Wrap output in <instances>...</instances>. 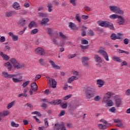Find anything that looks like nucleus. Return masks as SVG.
<instances>
[{"label": "nucleus", "instance_id": "f257e3e1", "mask_svg": "<svg viewBox=\"0 0 130 130\" xmlns=\"http://www.w3.org/2000/svg\"><path fill=\"white\" fill-rule=\"evenodd\" d=\"M84 94L86 99H91V98L95 97L96 89L92 87L88 86L85 89Z\"/></svg>", "mask_w": 130, "mask_h": 130}, {"label": "nucleus", "instance_id": "f03ea898", "mask_svg": "<svg viewBox=\"0 0 130 130\" xmlns=\"http://www.w3.org/2000/svg\"><path fill=\"white\" fill-rule=\"evenodd\" d=\"M12 78L14 83H19L23 81V77L20 72H17L16 74H11L10 79Z\"/></svg>", "mask_w": 130, "mask_h": 130}, {"label": "nucleus", "instance_id": "7ed1b4c3", "mask_svg": "<svg viewBox=\"0 0 130 130\" xmlns=\"http://www.w3.org/2000/svg\"><path fill=\"white\" fill-rule=\"evenodd\" d=\"M10 62H11L13 67H14L15 69H17V70H19L20 69H23V68H24V64H20V63L18 62L17 60L15 58L11 59Z\"/></svg>", "mask_w": 130, "mask_h": 130}, {"label": "nucleus", "instance_id": "20e7f679", "mask_svg": "<svg viewBox=\"0 0 130 130\" xmlns=\"http://www.w3.org/2000/svg\"><path fill=\"white\" fill-rule=\"evenodd\" d=\"M110 10L111 12H116V13L119 14V15H123V14H124V12L117 6H110Z\"/></svg>", "mask_w": 130, "mask_h": 130}, {"label": "nucleus", "instance_id": "39448f33", "mask_svg": "<svg viewBox=\"0 0 130 130\" xmlns=\"http://www.w3.org/2000/svg\"><path fill=\"white\" fill-rule=\"evenodd\" d=\"M110 22L109 21H104L102 20H99L97 22V23L99 26L101 27H105V28H108L109 27V24Z\"/></svg>", "mask_w": 130, "mask_h": 130}, {"label": "nucleus", "instance_id": "423d86ee", "mask_svg": "<svg viewBox=\"0 0 130 130\" xmlns=\"http://www.w3.org/2000/svg\"><path fill=\"white\" fill-rule=\"evenodd\" d=\"M31 90L30 89L29 91V94L30 95H33V91L36 92L37 90H38V86H37V84H36V82H33L31 84Z\"/></svg>", "mask_w": 130, "mask_h": 130}, {"label": "nucleus", "instance_id": "0eeeda50", "mask_svg": "<svg viewBox=\"0 0 130 130\" xmlns=\"http://www.w3.org/2000/svg\"><path fill=\"white\" fill-rule=\"evenodd\" d=\"M89 58L88 57L84 56L81 59V62L82 63L83 66L85 68H88L89 67Z\"/></svg>", "mask_w": 130, "mask_h": 130}, {"label": "nucleus", "instance_id": "6e6552de", "mask_svg": "<svg viewBox=\"0 0 130 130\" xmlns=\"http://www.w3.org/2000/svg\"><path fill=\"white\" fill-rule=\"evenodd\" d=\"M35 52L37 54H39V55H45V51H44V49L41 47L37 48L35 50Z\"/></svg>", "mask_w": 130, "mask_h": 130}, {"label": "nucleus", "instance_id": "1a4fd4ad", "mask_svg": "<svg viewBox=\"0 0 130 130\" xmlns=\"http://www.w3.org/2000/svg\"><path fill=\"white\" fill-rule=\"evenodd\" d=\"M98 53L102 54L107 61L109 60V57H108V54H107V52H106V51L101 49L99 50Z\"/></svg>", "mask_w": 130, "mask_h": 130}, {"label": "nucleus", "instance_id": "9d476101", "mask_svg": "<svg viewBox=\"0 0 130 130\" xmlns=\"http://www.w3.org/2000/svg\"><path fill=\"white\" fill-rule=\"evenodd\" d=\"M123 35L120 32H119L116 35L115 34H112L111 36V39L112 40H116V39H120L121 37L120 36H122Z\"/></svg>", "mask_w": 130, "mask_h": 130}, {"label": "nucleus", "instance_id": "9b49d317", "mask_svg": "<svg viewBox=\"0 0 130 130\" xmlns=\"http://www.w3.org/2000/svg\"><path fill=\"white\" fill-rule=\"evenodd\" d=\"M48 84H50V86H51L52 88H56V81H55V80L53 79L50 78L49 79V82Z\"/></svg>", "mask_w": 130, "mask_h": 130}, {"label": "nucleus", "instance_id": "f8f14e48", "mask_svg": "<svg viewBox=\"0 0 130 130\" xmlns=\"http://www.w3.org/2000/svg\"><path fill=\"white\" fill-rule=\"evenodd\" d=\"M18 25L20 27H24L26 25V20L23 18H21L18 22Z\"/></svg>", "mask_w": 130, "mask_h": 130}, {"label": "nucleus", "instance_id": "ddd939ff", "mask_svg": "<svg viewBox=\"0 0 130 130\" xmlns=\"http://www.w3.org/2000/svg\"><path fill=\"white\" fill-rule=\"evenodd\" d=\"M49 63H50L51 66L52 67L53 69H55V70H60V67L56 64H55V63L51 60H50L49 61Z\"/></svg>", "mask_w": 130, "mask_h": 130}, {"label": "nucleus", "instance_id": "4468645a", "mask_svg": "<svg viewBox=\"0 0 130 130\" xmlns=\"http://www.w3.org/2000/svg\"><path fill=\"white\" fill-rule=\"evenodd\" d=\"M118 19L117 23L119 25H123V24H124V18H123V17L119 15V16H118Z\"/></svg>", "mask_w": 130, "mask_h": 130}, {"label": "nucleus", "instance_id": "2eb2a0df", "mask_svg": "<svg viewBox=\"0 0 130 130\" xmlns=\"http://www.w3.org/2000/svg\"><path fill=\"white\" fill-rule=\"evenodd\" d=\"M17 14V12H16V11H9V12H7L6 13V17H12V16H13V15H16Z\"/></svg>", "mask_w": 130, "mask_h": 130}, {"label": "nucleus", "instance_id": "dca6fc26", "mask_svg": "<svg viewBox=\"0 0 130 130\" xmlns=\"http://www.w3.org/2000/svg\"><path fill=\"white\" fill-rule=\"evenodd\" d=\"M0 55H1L4 60H9V59H10V56H8L7 54H4L3 52H1Z\"/></svg>", "mask_w": 130, "mask_h": 130}, {"label": "nucleus", "instance_id": "f3484780", "mask_svg": "<svg viewBox=\"0 0 130 130\" xmlns=\"http://www.w3.org/2000/svg\"><path fill=\"white\" fill-rule=\"evenodd\" d=\"M96 83L99 88H101V87H103V85H104V82L101 79L98 80Z\"/></svg>", "mask_w": 130, "mask_h": 130}, {"label": "nucleus", "instance_id": "a211bd4d", "mask_svg": "<svg viewBox=\"0 0 130 130\" xmlns=\"http://www.w3.org/2000/svg\"><path fill=\"white\" fill-rule=\"evenodd\" d=\"M2 75L4 78H5V79H11V74L8 73V72H2Z\"/></svg>", "mask_w": 130, "mask_h": 130}, {"label": "nucleus", "instance_id": "6ab92c4d", "mask_svg": "<svg viewBox=\"0 0 130 130\" xmlns=\"http://www.w3.org/2000/svg\"><path fill=\"white\" fill-rule=\"evenodd\" d=\"M78 78L77 76H72L71 77H70L68 82V83H69L70 84H71V83H72V82H74V81H75V80H78Z\"/></svg>", "mask_w": 130, "mask_h": 130}, {"label": "nucleus", "instance_id": "aec40b11", "mask_svg": "<svg viewBox=\"0 0 130 130\" xmlns=\"http://www.w3.org/2000/svg\"><path fill=\"white\" fill-rule=\"evenodd\" d=\"M61 128V123H57L54 126V130H59Z\"/></svg>", "mask_w": 130, "mask_h": 130}, {"label": "nucleus", "instance_id": "412c9836", "mask_svg": "<svg viewBox=\"0 0 130 130\" xmlns=\"http://www.w3.org/2000/svg\"><path fill=\"white\" fill-rule=\"evenodd\" d=\"M4 66L5 67H6V68L8 69L9 71H11V70H12V65L11 64V63H10V62L5 63Z\"/></svg>", "mask_w": 130, "mask_h": 130}, {"label": "nucleus", "instance_id": "4be33fe9", "mask_svg": "<svg viewBox=\"0 0 130 130\" xmlns=\"http://www.w3.org/2000/svg\"><path fill=\"white\" fill-rule=\"evenodd\" d=\"M47 7L48 8V12H49L50 13H51V12H52V8H53V6H52V4H51V3H49L47 4Z\"/></svg>", "mask_w": 130, "mask_h": 130}, {"label": "nucleus", "instance_id": "5701e85b", "mask_svg": "<svg viewBox=\"0 0 130 130\" xmlns=\"http://www.w3.org/2000/svg\"><path fill=\"white\" fill-rule=\"evenodd\" d=\"M68 108H69V111H70V112H72V111H74V110H75V109L77 108V107L72 105H70L68 107Z\"/></svg>", "mask_w": 130, "mask_h": 130}, {"label": "nucleus", "instance_id": "b1692460", "mask_svg": "<svg viewBox=\"0 0 130 130\" xmlns=\"http://www.w3.org/2000/svg\"><path fill=\"white\" fill-rule=\"evenodd\" d=\"M94 58L98 62H102V59H101V57H100V56H99V55H94Z\"/></svg>", "mask_w": 130, "mask_h": 130}, {"label": "nucleus", "instance_id": "393cba45", "mask_svg": "<svg viewBox=\"0 0 130 130\" xmlns=\"http://www.w3.org/2000/svg\"><path fill=\"white\" fill-rule=\"evenodd\" d=\"M15 103H16V102L15 101L11 102L7 105V109H10V108H12L14 105H15Z\"/></svg>", "mask_w": 130, "mask_h": 130}, {"label": "nucleus", "instance_id": "a878e982", "mask_svg": "<svg viewBox=\"0 0 130 130\" xmlns=\"http://www.w3.org/2000/svg\"><path fill=\"white\" fill-rule=\"evenodd\" d=\"M69 27L71 29V30H75V28H76V24L72 22H69Z\"/></svg>", "mask_w": 130, "mask_h": 130}, {"label": "nucleus", "instance_id": "bb28decb", "mask_svg": "<svg viewBox=\"0 0 130 130\" xmlns=\"http://www.w3.org/2000/svg\"><path fill=\"white\" fill-rule=\"evenodd\" d=\"M49 22V18H43L42 20V22H41V25H44V24H46V23H48Z\"/></svg>", "mask_w": 130, "mask_h": 130}, {"label": "nucleus", "instance_id": "cd10ccee", "mask_svg": "<svg viewBox=\"0 0 130 130\" xmlns=\"http://www.w3.org/2000/svg\"><path fill=\"white\" fill-rule=\"evenodd\" d=\"M116 105H117V107H119L120 106V104H121V99H117L115 100Z\"/></svg>", "mask_w": 130, "mask_h": 130}, {"label": "nucleus", "instance_id": "c85d7f7f", "mask_svg": "<svg viewBox=\"0 0 130 130\" xmlns=\"http://www.w3.org/2000/svg\"><path fill=\"white\" fill-rule=\"evenodd\" d=\"M119 16V15L116 14H112L110 15L109 18L111 19V20H115V19H118Z\"/></svg>", "mask_w": 130, "mask_h": 130}, {"label": "nucleus", "instance_id": "c756f323", "mask_svg": "<svg viewBox=\"0 0 130 130\" xmlns=\"http://www.w3.org/2000/svg\"><path fill=\"white\" fill-rule=\"evenodd\" d=\"M113 60L118 62H122V60L120 59L119 57L113 56Z\"/></svg>", "mask_w": 130, "mask_h": 130}, {"label": "nucleus", "instance_id": "7c9ffc66", "mask_svg": "<svg viewBox=\"0 0 130 130\" xmlns=\"http://www.w3.org/2000/svg\"><path fill=\"white\" fill-rule=\"evenodd\" d=\"M13 8L15 9V10H18L20 8V5H19V3H17V2H15L13 5Z\"/></svg>", "mask_w": 130, "mask_h": 130}, {"label": "nucleus", "instance_id": "2f4dec72", "mask_svg": "<svg viewBox=\"0 0 130 130\" xmlns=\"http://www.w3.org/2000/svg\"><path fill=\"white\" fill-rule=\"evenodd\" d=\"M28 27L31 29L32 27H36V23L34 22V21H31L29 24H28Z\"/></svg>", "mask_w": 130, "mask_h": 130}, {"label": "nucleus", "instance_id": "473e14b6", "mask_svg": "<svg viewBox=\"0 0 130 130\" xmlns=\"http://www.w3.org/2000/svg\"><path fill=\"white\" fill-rule=\"evenodd\" d=\"M98 126L100 129H106L107 128L106 125H103L102 124H99Z\"/></svg>", "mask_w": 130, "mask_h": 130}, {"label": "nucleus", "instance_id": "72a5a7b5", "mask_svg": "<svg viewBox=\"0 0 130 130\" xmlns=\"http://www.w3.org/2000/svg\"><path fill=\"white\" fill-rule=\"evenodd\" d=\"M87 34L89 35V36H94V32L93 30H92V29H88Z\"/></svg>", "mask_w": 130, "mask_h": 130}, {"label": "nucleus", "instance_id": "f704fd0d", "mask_svg": "<svg viewBox=\"0 0 130 130\" xmlns=\"http://www.w3.org/2000/svg\"><path fill=\"white\" fill-rule=\"evenodd\" d=\"M116 126L118 127H120V128H123L124 127V125L122 123H119L116 124Z\"/></svg>", "mask_w": 130, "mask_h": 130}, {"label": "nucleus", "instance_id": "c9c22d12", "mask_svg": "<svg viewBox=\"0 0 130 130\" xmlns=\"http://www.w3.org/2000/svg\"><path fill=\"white\" fill-rule=\"evenodd\" d=\"M39 62H40V64L42 66H45V61L42 58H41L39 60Z\"/></svg>", "mask_w": 130, "mask_h": 130}, {"label": "nucleus", "instance_id": "e433bc0d", "mask_svg": "<svg viewBox=\"0 0 130 130\" xmlns=\"http://www.w3.org/2000/svg\"><path fill=\"white\" fill-rule=\"evenodd\" d=\"M60 105H61V107H62L63 109H66V108L68 107V104L67 103L65 104L63 103H61Z\"/></svg>", "mask_w": 130, "mask_h": 130}, {"label": "nucleus", "instance_id": "4c0bfd02", "mask_svg": "<svg viewBox=\"0 0 130 130\" xmlns=\"http://www.w3.org/2000/svg\"><path fill=\"white\" fill-rule=\"evenodd\" d=\"M11 126H13L14 127H18L19 125V124L16 123H15V122L12 121L11 123Z\"/></svg>", "mask_w": 130, "mask_h": 130}, {"label": "nucleus", "instance_id": "58836bf2", "mask_svg": "<svg viewBox=\"0 0 130 130\" xmlns=\"http://www.w3.org/2000/svg\"><path fill=\"white\" fill-rule=\"evenodd\" d=\"M29 84H30V81H26V82L23 83L22 86L23 88H25V87H27V86H28V85H29Z\"/></svg>", "mask_w": 130, "mask_h": 130}, {"label": "nucleus", "instance_id": "ea45409f", "mask_svg": "<svg viewBox=\"0 0 130 130\" xmlns=\"http://www.w3.org/2000/svg\"><path fill=\"white\" fill-rule=\"evenodd\" d=\"M47 30L48 34H49V35H50V36H52V34H53V33L52 32V29L50 28H47Z\"/></svg>", "mask_w": 130, "mask_h": 130}, {"label": "nucleus", "instance_id": "a19ab883", "mask_svg": "<svg viewBox=\"0 0 130 130\" xmlns=\"http://www.w3.org/2000/svg\"><path fill=\"white\" fill-rule=\"evenodd\" d=\"M81 44H88L89 42L87 40L83 39L81 40Z\"/></svg>", "mask_w": 130, "mask_h": 130}, {"label": "nucleus", "instance_id": "79ce46f5", "mask_svg": "<svg viewBox=\"0 0 130 130\" xmlns=\"http://www.w3.org/2000/svg\"><path fill=\"white\" fill-rule=\"evenodd\" d=\"M59 36L62 38V39H67V36L62 34V32H59Z\"/></svg>", "mask_w": 130, "mask_h": 130}, {"label": "nucleus", "instance_id": "37998d69", "mask_svg": "<svg viewBox=\"0 0 130 130\" xmlns=\"http://www.w3.org/2000/svg\"><path fill=\"white\" fill-rule=\"evenodd\" d=\"M105 97L106 98H107L108 99H109V98H110V97H111V92H108V93H107L106 94Z\"/></svg>", "mask_w": 130, "mask_h": 130}, {"label": "nucleus", "instance_id": "c03bdc74", "mask_svg": "<svg viewBox=\"0 0 130 130\" xmlns=\"http://www.w3.org/2000/svg\"><path fill=\"white\" fill-rule=\"evenodd\" d=\"M109 27L111 30H115V29H114V26H113V23H111V22H110Z\"/></svg>", "mask_w": 130, "mask_h": 130}, {"label": "nucleus", "instance_id": "a18cd8bd", "mask_svg": "<svg viewBox=\"0 0 130 130\" xmlns=\"http://www.w3.org/2000/svg\"><path fill=\"white\" fill-rule=\"evenodd\" d=\"M39 16H40V17H42V18H45V17H47V14L46 13H40L39 14Z\"/></svg>", "mask_w": 130, "mask_h": 130}, {"label": "nucleus", "instance_id": "49530a36", "mask_svg": "<svg viewBox=\"0 0 130 130\" xmlns=\"http://www.w3.org/2000/svg\"><path fill=\"white\" fill-rule=\"evenodd\" d=\"M55 103V105H58V104H60L61 103V100H55L54 101Z\"/></svg>", "mask_w": 130, "mask_h": 130}, {"label": "nucleus", "instance_id": "de8ad7c7", "mask_svg": "<svg viewBox=\"0 0 130 130\" xmlns=\"http://www.w3.org/2000/svg\"><path fill=\"white\" fill-rule=\"evenodd\" d=\"M44 123L46 127H48L49 124H48V121L47 120V118L44 119Z\"/></svg>", "mask_w": 130, "mask_h": 130}, {"label": "nucleus", "instance_id": "09e8293b", "mask_svg": "<svg viewBox=\"0 0 130 130\" xmlns=\"http://www.w3.org/2000/svg\"><path fill=\"white\" fill-rule=\"evenodd\" d=\"M114 122L116 123H120L121 122V120L118 119H113Z\"/></svg>", "mask_w": 130, "mask_h": 130}, {"label": "nucleus", "instance_id": "8fccbe9b", "mask_svg": "<svg viewBox=\"0 0 130 130\" xmlns=\"http://www.w3.org/2000/svg\"><path fill=\"white\" fill-rule=\"evenodd\" d=\"M80 47L81 48V49H88V48H89V45H86V46H83L82 45H80Z\"/></svg>", "mask_w": 130, "mask_h": 130}, {"label": "nucleus", "instance_id": "3c124183", "mask_svg": "<svg viewBox=\"0 0 130 130\" xmlns=\"http://www.w3.org/2000/svg\"><path fill=\"white\" fill-rule=\"evenodd\" d=\"M10 112L8 111H5L3 113V115H4V116H8Z\"/></svg>", "mask_w": 130, "mask_h": 130}, {"label": "nucleus", "instance_id": "603ef678", "mask_svg": "<svg viewBox=\"0 0 130 130\" xmlns=\"http://www.w3.org/2000/svg\"><path fill=\"white\" fill-rule=\"evenodd\" d=\"M26 29H27V26H25L23 28V30H21L19 32V35H23V34L24 33V32H25V31H26Z\"/></svg>", "mask_w": 130, "mask_h": 130}, {"label": "nucleus", "instance_id": "864d4df0", "mask_svg": "<svg viewBox=\"0 0 130 130\" xmlns=\"http://www.w3.org/2000/svg\"><path fill=\"white\" fill-rule=\"evenodd\" d=\"M33 118L36 120V122H38V123H41V122H40V120L37 118L36 116H34Z\"/></svg>", "mask_w": 130, "mask_h": 130}, {"label": "nucleus", "instance_id": "5fc2aeb1", "mask_svg": "<svg viewBox=\"0 0 130 130\" xmlns=\"http://www.w3.org/2000/svg\"><path fill=\"white\" fill-rule=\"evenodd\" d=\"M61 130H67L66 126H64V123L63 122L61 123Z\"/></svg>", "mask_w": 130, "mask_h": 130}, {"label": "nucleus", "instance_id": "6e6d98bb", "mask_svg": "<svg viewBox=\"0 0 130 130\" xmlns=\"http://www.w3.org/2000/svg\"><path fill=\"white\" fill-rule=\"evenodd\" d=\"M77 56V54H71L68 55V58H74Z\"/></svg>", "mask_w": 130, "mask_h": 130}, {"label": "nucleus", "instance_id": "4d7b16f0", "mask_svg": "<svg viewBox=\"0 0 130 130\" xmlns=\"http://www.w3.org/2000/svg\"><path fill=\"white\" fill-rule=\"evenodd\" d=\"M108 106H112L113 105V102L111 100H109L107 103Z\"/></svg>", "mask_w": 130, "mask_h": 130}, {"label": "nucleus", "instance_id": "13d9d810", "mask_svg": "<svg viewBox=\"0 0 130 130\" xmlns=\"http://www.w3.org/2000/svg\"><path fill=\"white\" fill-rule=\"evenodd\" d=\"M66 114V111L62 110L61 111L60 113L59 114V116H63Z\"/></svg>", "mask_w": 130, "mask_h": 130}, {"label": "nucleus", "instance_id": "bf43d9fd", "mask_svg": "<svg viewBox=\"0 0 130 130\" xmlns=\"http://www.w3.org/2000/svg\"><path fill=\"white\" fill-rule=\"evenodd\" d=\"M72 97V94H69L68 95H66L63 98V100H68V99H70Z\"/></svg>", "mask_w": 130, "mask_h": 130}, {"label": "nucleus", "instance_id": "052dcab7", "mask_svg": "<svg viewBox=\"0 0 130 130\" xmlns=\"http://www.w3.org/2000/svg\"><path fill=\"white\" fill-rule=\"evenodd\" d=\"M37 32H38V29L36 28L31 30V34H33V35L36 34Z\"/></svg>", "mask_w": 130, "mask_h": 130}, {"label": "nucleus", "instance_id": "680f3d73", "mask_svg": "<svg viewBox=\"0 0 130 130\" xmlns=\"http://www.w3.org/2000/svg\"><path fill=\"white\" fill-rule=\"evenodd\" d=\"M109 100V99H107V98H105V97L104 98V99H103L102 102H103V103L104 104H105V103H106L107 102H108V101Z\"/></svg>", "mask_w": 130, "mask_h": 130}, {"label": "nucleus", "instance_id": "e2e57ef3", "mask_svg": "<svg viewBox=\"0 0 130 130\" xmlns=\"http://www.w3.org/2000/svg\"><path fill=\"white\" fill-rule=\"evenodd\" d=\"M84 9L86 12H90L91 11V8L88 6L84 7Z\"/></svg>", "mask_w": 130, "mask_h": 130}, {"label": "nucleus", "instance_id": "0e129e2a", "mask_svg": "<svg viewBox=\"0 0 130 130\" xmlns=\"http://www.w3.org/2000/svg\"><path fill=\"white\" fill-rule=\"evenodd\" d=\"M31 114H37L38 116H41V113L38 111H35L31 113Z\"/></svg>", "mask_w": 130, "mask_h": 130}, {"label": "nucleus", "instance_id": "69168bd1", "mask_svg": "<svg viewBox=\"0 0 130 130\" xmlns=\"http://www.w3.org/2000/svg\"><path fill=\"white\" fill-rule=\"evenodd\" d=\"M77 0H70V4H72L73 6H76V2Z\"/></svg>", "mask_w": 130, "mask_h": 130}, {"label": "nucleus", "instance_id": "338daca9", "mask_svg": "<svg viewBox=\"0 0 130 130\" xmlns=\"http://www.w3.org/2000/svg\"><path fill=\"white\" fill-rule=\"evenodd\" d=\"M13 41H18V36H13L12 38Z\"/></svg>", "mask_w": 130, "mask_h": 130}, {"label": "nucleus", "instance_id": "774afa93", "mask_svg": "<svg viewBox=\"0 0 130 130\" xmlns=\"http://www.w3.org/2000/svg\"><path fill=\"white\" fill-rule=\"evenodd\" d=\"M100 96H99V95L96 96L94 98V101H100Z\"/></svg>", "mask_w": 130, "mask_h": 130}]
</instances>
